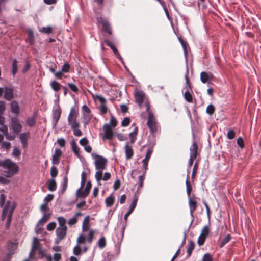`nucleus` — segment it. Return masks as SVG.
Returning <instances> with one entry per match:
<instances>
[{"mask_svg": "<svg viewBox=\"0 0 261 261\" xmlns=\"http://www.w3.org/2000/svg\"><path fill=\"white\" fill-rule=\"evenodd\" d=\"M205 239L206 238L204 236L200 234L197 240V244L198 245L200 246H202L205 242Z\"/></svg>", "mask_w": 261, "mask_h": 261, "instance_id": "50", "label": "nucleus"}, {"mask_svg": "<svg viewBox=\"0 0 261 261\" xmlns=\"http://www.w3.org/2000/svg\"><path fill=\"white\" fill-rule=\"evenodd\" d=\"M152 151H152V149L151 148L148 149L147 151V152H146V155H145V158L143 160H145V161H149V160L150 159V157H151V154L152 153Z\"/></svg>", "mask_w": 261, "mask_h": 261, "instance_id": "54", "label": "nucleus"}, {"mask_svg": "<svg viewBox=\"0 0 261 261\" xmlns=\"http://www.w3.org/2000/svg\"><path fill=\"white\" fill-rule=\"evenodd\" d=\"M11 111L12 113L17 115L20 113V107L18 102L16 100H12L10 103Z\"/></svg>", "mask_w": 261, "mask_h": 261, "instance_id": "12", "label": "nucleus"}, {"mask_svg": "<svg viewBox=\"0 0 261 261\" xmlns=\"http://www.w3.org/2000/svg\"><path fill=\"white\" fill-rule=\"evenodd\" d=\"M117 124V120L114 116H111L109 125L111 126V127H115L116 126Z\"/></svg>", "mask_w": 261, "mask_h": 261, "instance_id": "52", "label": "nucleus"}, {"mask_svg": "<svg viewBox=\"0 0 261 261\" xmlns=\"http://www.w3.org/2000/svg\"><path fill=\"white\" fill-rule=\"evenodd\" d=\"M145 106L146 110L149 114L147 125L151 133H154L157 130V122L153 114L150 111V105L148 101L146 102Z\"/></svg>", "mask_w": 261, "mask_h": 261, "instance_id": "4", "label": "nucleus"}, {"mask_svg": "<svg viewBox=\"0 0 261 261\" xmlns=\"http://www.w3.org/2000/svg\"><path fill=\"white\" fill-rule=\"evenodd\" d=\"M195 247V244L192 241L190 242V243L187 248V256L189 257L191 255L192 251L193 250Z\"/></svg>", "mask_w": 261, "mask_h": 261, "instance_id": "36", "label": "nucleus"}, {"mask_svg": "<svg viewBox=\"0 0 261 261\" xmlns=\"http://www.w3.org/2000/svg\"><path fill=\"white\" fill-rule=\"evenodd\" d=\"M57 220L59 225V226L58 227H67L66 226V220L63 217H58Z\"/></svg>", "mask_w": 261, "mask_h": 261, "instance_id": "34", "label": "nucleus"}, {"mask_svg": "<svg viewBox=\"0 0 261 261\" xmlns=\"http://www.w3.org/2000/svg\"><path fill=\"white\" fill-rule=\"evenodd\" d=\"M26 123L30 127L34 126L36 124V116L29 117L26 120Z\"/></svg>", "mask_w": 261, "mask_h": 261, "instance_id": "31", "label": "nucleus"}, {"mask_svg": "<svg viewBox=\"0 0 261 261\" xmlns=\"http://www.w3.org/2000/svg\"><path fill=\"white\" fill-rule=\"evenodd\" d=\"M231 237L230 234H227L224 238L223 239L220 244V247H223L226 244H227L231 239Z\"/></svg>", "mask_w": 261, "mask_h": 261, "instance_id": "38", "label": "nucleus"}, {"mask_svg": "<svg viewBox=\"0 0 261 261\" xmlns=\"http://www.w3.org/2000/svg\"><path fill=\"white\" fill-rule=\"evenodd\" d=\"M135 98L136 99V102L138 104L140 108H141L142 102L144 99V94L141 91H138L136 93L135 95Z\"/></svg>", "mask_w": 261, "mask_h": 261, "instance_id": "17", "label": "nucleus"}, {"mask_svg": "<svg viewBox=\"0 0 261 261\" xmlns=\"http://www.w3.org/2000/svg\"><path fill=\"white\" fill-rule=\"evenodd\" d=\"M130 120L128 117H125L121 122V126L126 127L130 124Z\"/></svg>", "mask_w": 261, "mask_h": 261, "instance_id": "51", "label": "nucleus"}, {"mask_svg": "<svg viewBox=\"0 0 261 261\" xmlns=\"http://www.w3.org/2000/svg\"><path fill=\"white\" fill-rule=\"evenodd\" d=\"M91 183L90 181L87 182L86 187L84 190L86 193V195H88L90 190L91 188Z\"/></svg>", "mask_w": 261, "mask_h": 261, "instance_id": "59", "label": "nucleus"}, {"mask_svg": "<svg viewBox=\"0 0 261 261\" xmlns=\"http://www.w3.org/2000/svg\"><path fill=\"white\" fill-rule=\"evenodd\" d=\"M92 96L94 100L97 99L100 102L99 110L101 114L102 115L106 114L108 111L106 99L102 96L97 94H92Z\"/></svg>", "mask_w": 261, "mask_h": 261, "instance_id": "5", "label": "nucleus"}, {"mask_svg": "<svg viewBox=\"0 0 261 261\" xmlns=\"http://www.w3.org/2000/svg\"><path fill=\"white\" fill-rule=\"evenodd\" d=\"M6 109L5 102L0 100V114H3Z\"/></svg>", "mask_w": 261, "mask_h": 261, "instance_id": "64", "label": "nucleus"}, {"mask_svg": "<svg viewBox=\"0 0 261 261\" xmlns=\"http://www.w3.org/2000/svg\"><path fill=\"white\" fill-rule=\"evenodd\" d=\"M115 200V197L113 194H111L106 199L105 202L107 207L111 206Z\"/></svg>", "mask_w": 261, "mask_h": 261, "instance_id": "27", "label": "nucleus"}, {"mask_svg": "<svg viewBox=\"0 0 261 261\" xmlns=\"http://www.w3.org/2000/svg\"><path fill=\"white\" fill-rule=\"evenodd\" d=\"M210 233V227L208 225H206L202 228L200 234H201L202 236H204L205 238H206L209 235Z\"/></svg>", "mask_w": 261, "mask_h": 261, "instance_id": "33", "label": "nucleus"}, {"mask_svg": "<svg viewBox=\"0 0 261 261\" xmlns=\"http://www.w3.org/2000/svg\"><path fill=\"white\" fill-rule=\"evenodd\" d=\"M237 143L238 145L241 148H243L244 147V141L242 137H239L237 139Z\"/></svg>", "mask_w": 261, "mask_h": 261, "instance_id": "62", "label": "nucleus"}, {"mask_svg": "<svg viewBox=\"0 0 261 261\" xmlns=\"http://www.w3.org/2000/svg\"><path fill=\"white\" fill-rule=\"evenodd\" d=\"M49 217V214H44L42 218L38 222V225H43L48 220Z\"/></svg>", "mask_w": 261, "mask_h": 261, "instance_id": "32", "label": "nucleus"}, {"mask_svg": "<svg viewBox=\"0 0 261 261\" xmlns=\"http://www.w3.org/2000/svg\"><path fill=\"white\" fill-rule=\"evenodd\" d=\"M189 205L190 208V214L192 217H193V213L197 207V202L195 200V197H189Z\"/></svg>", "mask_w": 261, "mask_h": 261, "instance_id": "10", "label": "nucleus"}, {"mask_svg": "<svg viewBox=\"0 0 261 261\" xmlns=\"http://www.w3.org/2000/svg\"><path fill=\"white\" fill-rule=\"evenodd\" d=\"M39 248H41L40 245L38 242L34 243L33 246H32V251H31L30 253V256L32 255V254L33 253V251L38 250L39 251Z\"/></svg>", "mask_w": 261, "mask_h": 261, "instance_id": "49", "label": "nucleus"}, {"mask_svg": "<svg viewBox=\"0 0 261 261\" xmlns=\"http://www.w3.org/2000/svg\"><path fill=\"white\" fill-rule=\"evenodd\" d=\"M70 69V64L68 62H66L62 66L61 71L62 72H63L64 73H67L69 71Z\"/></svg>", "mask_w": 261, "mask_h": 261, "instance_id": "39", "label": "nucleus"}, {"mask_svg": "<svg viewBox=\"0 0 261 261\" xmlns=\"http://www.w3.org/2000/svg\"><path fill=\"white\" fill-rule=\"evenodd\" d=\"M178 39L183 47L185 53L186 54L187 53V42L186 41L184 40L181 38H178Z\"/></svg>", "mask_w": 261, "mask_h": 261, "instance_id": "53", "label": "nucleus"}, {"mask_svg": "<svg viewBox=\"0 0 261 261\" xmlns=\"http://www.w3.org/2000/svg\"><path fill=\"white\" fill-rule=\"evenodd\" d=\"M61 110L60 108L53 111V121L54 125H56L61 117Z\"/></svg>", "mask_w": 261, "mask_h": 261, "instance_id": "16", "label": "nucleus"}, {"mask_svg": "<svg viewBox=\"0 0 261 261\" xmlns=\"http://www.w3.org/2000/svg\"><path fill=\"white\" fill-rule=\"evenodd\" d=\"M67 227H58L56 230V234L57 238L56 240V243L57 244L61 240H63L67 234Z\"/></svg>", "mask_w": 261, "mask_h": 261, "instance_id": "8", "label": "nucleus"}, {"mask_svg": "<svg viewBox=\"0 0 261 261\" xmlns=\"http://www.w3.org/2000/svg\"><path fill=\"white\" fill-rule=\"evenodd\" d=\"M145 179L144 175H140L139 177V185L138 186L137 191L138 192L143 187V182Z\"/></svg>", "mask_w": 261, "mask_h": 261, "instance_id": "43", "label": "nucleus"}, {"mask_svg": "<svg viewBox=\"0 0 261 261\" xmlns=\"http://www.w3.org/2000/svg\"><path fill=\"white\" fill-rule=\"evenodd\" d=\"M22 126L17 118L13 117L10 123V128L13 130L14 133L19 134L22 129Z\"/></svg>", "mask_w": 261, "mask_h": 261, "instance_id": "6", "label": "nucleus"}, {"mask_svg": "<svg viewBox=\"0 0 261 261\" xmlns=\"http://www.w3.org/2000/svg\"><path fill=\"white\" fill-rule=\"evenodd\" d=\"M28 133H23L20 135L19 138L23 144V146L25 148L27 145V140L28 137Z\"/></svg>", "mask_w": 261, "mask_h": 261, "instance_id": "25", "label": "nucleus"}, {"mask_svg": "<svg viewBox=\"0 0 261 261\" xmlns=\"http://www.w3.org/2000/svg\"><path fill=\"white\" fill-rule=\"evenodd\" d=\"M198 144L197 142L194 141L190 148V156L192 157V158H197L198 155Z\"/></svg>", "mask_w": 261, "mask_h": 261, "instance_id": "13", "label": "nucleus"}, {"mask_svg": "<svg viewBox=\"0 0 261 261\" xmlns=\"http://www.w3.org/2000/svg\"><path fill=\"white\" fill-rule=\"evenodd\" d=\"M104 135L102 137V140L112 139L114 136V133L112 127L109 124H106L103 126Z\"/></svg>", "mask_w": 261, "mask_h": 261, "instance_id": "7", "label": "nucleus"}, {"mask_svg": "<svg viewBox=\"0 0 261 261\" xmlns=\"http://www.w3.org/2000/svg\"><path fill=\"white\" fill-rule=\"evenodd\" d=\"M98 245L99 248H103L106 245V239L104 237H101L98 242Z\"/></svg>", "mask_w": 261, "mask_h": 261, "instance_id": "41", "label": "nucleus"}, {"mask_svg": "<svg viewBox=\"0 0 261 261\" xmlns=\"http://www.w3.org/2000/svg\"><path fill=\"white\" fill-rule=\"evenodd\" d=\"M95 159V168L97 171L95 173V178L97 181H100L102 179V170L105 169L107 164V160L106 158L95 154H92Z\"/></svg>", "mask_w": 261, "mask_h": 261, "instance_id": "2", "label": "nucleus"}, {"mask_svg": "<svg viewBox=\"0 0 261 261\" xmlns=\"http://www.w3.org/2000/svg\"><path fill=\"white\" fill-rule=\"evenodd\" d=\"M187 90L184 93V98L185 100L189 102H193V97L189 91L188 88H187Z\"/></svg>", "mask_w": 261, "mask_h": 261, "instance_id": "35", "label": "nucleus"}, {"mask_svg": "<svg viewBox=\"0 0 261 261\" xmlns=\"http://www.w3.org/2000/svg\"><path fill=\"white\" fill-rule=\"evenodd\" d=\"M235 135H236V133H235L234 131L232 129H230V130H228L227 134V137L228 139L231 140L234 138Z\"/></svg>", "mask_w": 261, "mask_h": 261, "instance_id": "56", "label": "nucleus"}, {"mask_svg": "<svg viewBox=\"0 0 261 261\" xmlns=\"http://www.w3.org/2000/svg\"><path fill=\"white\" fill-rule=\"evenodd\" d=\"M4 93V98L8 101L11 100L14 97V90L12 88L5 87Z\"/></svg>", "mask_w": 261, "mask_h": 261, "instance_id": "9", "label": "nucleus"}, {"mask_svg": "<svg viewBox=\"0 0 261 261\" xmlns=\"http://www.w3.org/2000/svg\"><path fill=\"white\" fill-rule=\"evenodd\" d=\"M186 184V188H187V195H188V197H191V193L192 190V187L189 181V175H188V177L187 178Z\"/></svg>", "mask_w": 261, "mask_h": 261, "instance_id": "30", "label": "nucleus"}, {"mask_svg": "<svg viewBox=\"0 0 261 261\" xmlns=\"http://www.w3.org/2000/svg\"><path fill=\"white\" fill-rule=\"evenodd\" d=\"M11 201H7L5 207H4L3 211H2V220H4L6 219V217L7 215V214L9 213L11 207Z\"/></svg>", "mask_w": 261, "mask_h": 261, "instance_id": "18", "label": "nucleus"}, {"mask_svg": "<svg viewBox=\"0 0 261 261\" xmlns=\"http://www.w3.org/2000/svg\"><path fill=\"white\" fill-rule=\"evenodd\" d=\"M47 189L50 191H55L57 189V183L55 179L51 178L47 182Z\"/></svg>", "mask_w": 261, "mask_h": 261, "instance_id": "21", "label": "nucleus"}, {"mask_svg": "<svg viewBox=\"0 0 261 261\" xmlns=\"http://www.w3.org/2000/svg\"><path fill=\"white\" fill-rule=\"evenodd\" d=\"M62 154V151L59 149H56L54 154L52 156V163L54 165H58L60 158Z\"/></svg>", "mask_w": 261, "mask_h": 261, "instance_id": "11", "label": "nucleus"}, {"mask_svg": "<svg viewBox=\"0 0 261 261\" xmlns=\"http://www.w3.org/2000/svg\"><path fill=\"white\" fill-rule=\"evenodd\" d=\"M125 153L127 160H130L134 155V150L132 146L129 145L128 143H126L125 145Z\"/></svg>", "mask_w": 261, "mask_h": 261, "instance_id": "15", "label": "nucleus"}, {"mask_svg": "<svg viewBox=\"0 0 261 261\" xmlns=\"http://www.w3.org/2000/svg\"><path fill=\"white\" fill-rule=\"evenodd\" d=\"M76 196L77 197H83L85 198L87 197L88 195H86L85 192L81 189V188L78 189L76 191Z\"/></svg>", "mask_w": 261, "mask_h": 261, "instance_id": "47", "label": "nucleus"}, {"mask_svg": "<svg viewBox=\"0 0 261 261\" xmlns=\"http://www.w3.org/2000/svg\"><path fill=\"white\" fill-rule=\"evenodd\" d=\"M137 201H138L137 196L136 195H135L134 196L133 201L129 206V208H130L131 210L134 211L136 206Z\"/></svg>", "mask_w": 261, "mask_h": 261, "instance_id": "48", "label": "nucleus"}, {"mask_svg": "<svg viewBox=\"0 0 261 261\" xmlns=\"http://www.w3.org/2000/svg\"><path fill=\"white\" fill-rule=\"evenodd\" d=\"M202 202L205 206V208L206 210V212H207V217L208 219H210V215H211V210H210V207L205 200L203 199Z\"/></svg>", "mask_w": 261, "mask_h": 261, "instance_id": "55", "label": "nucleus"}, {"mask_svg": "<svg viewBox=\"0 0 261 261\" xmlns=\"http://www.w3.org/2000/svg\"><path fill=\"white\" fill-rule=\"evenodd\" d=\"M67 85L70 89L74 93H77L79 92V88L75 84L68 83Z\"/></svg>", "mask_w": 261, "mask_h": 261, "instance_id": "44", "label": "nucleus"}, {"mask_svg": "<svg viewBox=\"0 0 261 261\" xmlns=\"http://www.w3.org/2000/svg\"><path fill=\"white\" fill-rule=\"evenodd\" d=\"M58 170L57 168L55 166H53L50 169V175L51 176V178L54 179L58 175Z\"/></svg>", "mask_w": 261, "mask_h": 261, "instance_id": "42", "label": "nucleus"}, {"mask_svg": "<svg viewBox=\"0 0 261 261\" xmlns=\"http://www.w3.org/2000/svg\"><path fill=\"white\" fill-rule=\"evenodd\" d=\"M105 42L108 46L110 47L111 48L113 53L116 56V57L120 59V60L122 59L121 58V56L120 55V54L119 53L117 49L115 46V45L113 44V43L111 42V41H110L109 40H105Z\"/></svg>", "mask_w": 261, "mask_h": 261, "instance_id": "14", "label": "nucleus"}, {"mask_svg": "<svg viewBox=\"0 0 261 261\" xmlns=\"http://www.w3.org/2000/svg\"><path fill=\"white\" fill-rule=\"evenodd\" d=\"M89 222H90V216H86L84 219L82 223V229L83 231H86L89 228Z\"/></svg>", "mask_w": 261, "mask_h": 261, "instance_id": "23", "label": "nucleus"}, {"mask_svg": "<svg viewBox=\"0 0 261 261\" xmlns=\"http://www.w3.org/2000/svg\"><path fill=\"white\" fill-rule=\"evenodd\" d=\"M39 31L41 33H43L44 34H49L52 33L53 29L51 27L48 26L47 27H42L39 29Z\"/></svg>", "mask_w": 261, "mask_h": 261, "instance_id": "37", "label": "nucleus"}, {"mask_svg": "<svg viewBox=\"0 0 261 261\" xmlns=\"http://www.w3.org/2000/svg\"><path fill=\"white\" fill-rule=\"evenodd\" d=\"M198 168V161H196L194 164V167L193 169V171H192V176H191V177L192 179H194V178L196 176V174L197 173Z\"/></svg>", "mask_w": 261, "mask_h": 261, "instance_id": "46", "label": "nucleus"}, {"mask_svg": "<svg viewBox=\"0 0 261 261\" xmlns=\"http://www.w3.org/2000/svg\"><path fill=\"white\" fill-rule=\"evenodd\" d=\"M72 150L77 157H80V148L77 146L75 141L72 140L71 142Z\"/></svg>", "mask_w": 261, "mask_h": 261, "instance_id": "24", "label": "nucleus"}, {"mask_svg": "<svg viewBox=\"0 0 261 261\" xmlns=\"http://www.w3.org/2000/svg\"><path fill=\"white\" fill-rule=\"evenodd\" d=\"M211 79L210 75L205 71H202L200 73V80L203 83H206Z\"/></svg>", "mask_w": 261, "mask_h": 261, "instance_id": "26", "label": "nucleus"}, {"mask_svg": "<svg viewBox=\"0 0 261 261\" xmlns=\"http://www.w3.org/2000/svg\"><path fill=\"white\" fill-rule=\"evenodd\" d=\"M0 166L8 170L7 171H5V176L7 178L12 177L18 172L19 169L18 166L10 159H6L4 161L0 160Z\"/></svg>", "mask_w": 261, "mask_h": 261, "instance_id": "3", "label": "nucleus"}, {"mask_svg": "<svg viewBox=\"0 0 261 261\" xmlns=\"http://www.w3.org/2000/svg\"><path fill=\"white\" fill-rule=\"evenodd\" d=\"M51 89L56 92L59 91L62 85L56 81H53L50 84Z\"/></svg>", "mask_w": 261, "mask_h": 261, "instance_id": "22", "label": "nucleus"}, {"mask_svg": "<svg viewBox=\"0 0 261 261\" xmlns=\"http://www.w3.org/2000/svg\"><path fill=\"white\" fill-rule=\"evenodd\" d=\"M12 154L15 157H18L20 155L21 152L18 148L14 147L12 152Z\"/></svg>", "mask_w": 261, "mask_h": 261, "instance_id": "63", "label": "nucleus"}, {"mask_svg": "<svg viewBox=\"0 0 261 261\" xmlns=\"http://www.w3.org/2000/svg\"><path fill=\"white\" fill-rule=\"evenodd\" d=\"M85 241V237L84 234H80L77 239V242L79 244H84Z\"/></svg>", "mask_w": 261, "mask_h": 261, "instance_id": "58", "label": "nucleus"}, {"mask_svg": "<svg viewBox=\"0 0 261 261\" xmlns=\"http://www.w3.org/2000/svg\"><path fill=\"white\" fill-rule=\"evenodd\" d=\"M101 24L102 25V30L107 32L108 34L111 35L112 34V30L109 22L106 20H102L101 21Z\"/></svg>", "mask_w": 261, "mask_h": 261, "instance_id": "19", "label": "nucleus"}, {"mask_svg": "<svg viewBox=\"0 0 261 261\" xmlns=\"http://www.w3.org/2000/svg\"><path fill=\"white\" fill-rule=\"evenodd\" d=\"M213 258L211 255L208 253L205 254L202 258V261H213Z\"/></svg>", "mask_w": 261, "mask_h": 261, "instance_id": "60", "label": "nucleus"}, {"mask_svg": "<svg viewBox=\"0 0 261 261\" xmlns=\"http://www.w3.org/2000/svg\"><path fill=\"white\" fill-rule=\"evenodd\" d=\"M78 115V110L73 107L70 109L67 120L68 124L71 126V129L73 132V134L76 137H80L82 135V133L79 129L80 124L77 121Z\"/></svg>", "mask_w": 261, "mask_h": 261, "instance_id": "1", "label": "nucleus"}, {"mask_svg": "<svg viewBox=\"0 0 261 261\" xmlns=\"http://www.w3.org/2000/svg\"><path fill=\"white\" fill-rule=\"evenodd\" d=\"M68 177L67 176H65L64 177V181H63V183L62 184V189H61V193L63 194L65 192V191H66L67 188V185H68Z\"/></svg>", "mask_w": 261, "mask_h": 261, "instance_id": "40", "label": "nucleus"}, {"mask_svg": "<svg viewBox=\"0 0 261 261\" xmlns=\"http://www.w3.org/2000/svg\"><path fill=\"white\" fill-rule=\"evenodd\" d=\"M15 207H16V206L14 203H13L11 207V208H10V210L9 212V214H8V215L7 217V222H6V228L7 229H8L10 227V223H11V220H12V214H13L14 210L15 208Z\"/></svg>", "mask_w": 261, "mask_h": 261, "instance_id": "20", "label": "nucleus"}, {"mask_svg": "<svg viewBox=\"0 0 261 261\" xmlns=\"http://www.w3.org/2000/svg\"><path fill=\"white\" fill-rule=\"evenodd\" d=\"M34 37L33 32L32 30H29L28 32V38L26 39V42L30 45H32L34 43Z\"/></svg>", "mask_w": 261, "mask_h": 261, "instance_id": "28", "label": "nucleus"}, {"mask_svg": "<svg viewBox=\"0 0 261 261\" xmlns=\"http://www.w3.org/2000/svg\"><path fill=\"white\" fill-rule=\"evenodd\" d=\"M215 110V109L214 106L213 105L210 104L207 107L206 112L208 114L212 115L214 113Z\"/></svg>", "mask_w": 261, "mask_h": 261, "instance_id": "45", "label": "nucleus"}, {"mask_svg": "<svg viewBox=\"0 0 261 261\" xmlns=\"http://www.w3.org/2000/svg\"><path fill=\"white\" fill-rule=\"evenodd\" d=\"M73 253L75 255H79L81 253V249L80 246L76 245L73 248Z\"/></svg>", "mask_w": 261, "mask_h": 261, "instance_id": "61", "label": "nucleus"}, {"mask_svg": "<svg viewBox=\"0 0 261 261\" xmlns=\"http://www.w3.org/2000/svg\"><path fill=\"white\" fill-rule=\"evenodd\" d=\"M56 227V223L54 222H52L48 224L47 225V229L48 231H52L55 229Z\"/></svg>", "mask_w": 261, "mask_h": 261, "instance_id": "57", "label": "nucleus"}, {"mask_svg": "<svg viewBox=\"0 0 261 261\" xmlns=\"http://www.w3.org/2000/svg\"><path fill=\"white\" fill-rule=\"evenodd\" d=\"M17 61L16 59L13 60L12 63V74L14 76L17 72Z\"/></svg>", "mask_w": 261, "mask_h": 261, "instance_id": "29", "label": "nucleus"}]
</instances>
